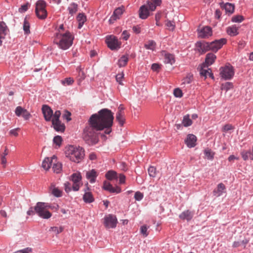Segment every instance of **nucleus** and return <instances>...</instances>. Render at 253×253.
Instances as JSON below:
<instances>
[{
	"label": "nucleus",
	"instance_id": "nucleus-1",
	"mask_svg": "<svg viewBox=\"0 0 253 253\" xmlns=\"http://www.w3.org/2000/svg\"><path fill=\"white\" fill-rule=\"evenodd\" d=\"M113 119V113L108 109H103L98 114L92 115L83 133V138L85 143L89 145L96 144L98 141L97 131L104 128H106L105 133L109 134Z\"/></svg>",
	"mask_w": 253,
	"mask_h": 253
},
{
	"label": "nucleus",
	"instance_id": "nucleus-2",
	"mask_svg": "<svg viewBox=\"0 0 253 253\" xmlns=\"http://www.w3.org/2000/svg\"><path fill=\"white\" fill-rule=\"evenodd\" d=\"M74 39V36L70 32L62 33L59 31L56 34L54 42L59 48L66 50L72 46Z\"/></svg>",
	"mask_w": 253,
	"mask_h": 253
},
{
	"label": "nucleus",
	"instance_id": "nucleus-3",
	"mask_svg": "<svg viewBox=\"0 0 253 253\" xmlns=\"http://www.w3.org/2000/svg\"><path fill=\"white\" fill-rule=\"evenodd\" d=\"M65 153L66 157L76 163H79L84 155V150L82 147L73 145L66 147Z\"/></svg>",
	"mask_w": 253,
	"mask_h": 253
},
{
	"label": "nucleus",
	"instance_id": "nucleus-4",
	"mask_svg": "<svg viewBox=\"0 0 253 253\" xmlns=\"http://www.w3.org/2000/svg\"><path fill=\"white\" fill-rule=\"evenodd\" d=\"M46 203L38 202L35 207V211L40 217L48 219L51 216V213L46 210Z\"/></svg>",
	"mask_w": 253,
	"mask_h": 253
},
{
	"label": "nucleus",
	"instance_id": "nucleus-5",
	"mask_svg": "<svg viewBox=\"0 0 253 253\" xmlns=\"http://www.w3.org/2000/svg\"><path fill=\"white\" fill-rule=\"evenodd\" d=\"M220 75L225 80H230L234 75L233 68L230 65L220 68Z\"/></svg>",
	"mask_w": 253,
	"mask_h": 253
},
{
	"label": "nucleus",
	"instance_id": "nucleus-6",
	"mask_svg": "<svg viewBox=\"0 0 253 253\" xmlns=\"http://www.w3.org/2000/svg\"><path fill=\"white\" fill-rule=\"evenodd\" d=\"M105 41L108 47L112 50H117L120 48L121 42L113 35L106 36Z\"/></svg>",
	"mask_w": 253,
	"mask_h": 253
},
{
	"label": "nucleus",
	"instance_id": "nucleus-7",
	"mask_svg": "<svg viewBox=\"0 0 253 253\" xmlns=\"http://www.w3.org/2000/svg\"><path fill=\"white\" fill-rule=\"evenodd\" d=\"M227 42V40L225 38H221L219 40H214L210 42V50L216 52L222 46Z\"/></svg>",
	"mask_w": 253,
	"mask_h": 253
},
{
	"label": "nucleus",
	"instance_id": "nucleus-8",
	"mask_svg": "<svg viewBox=\"0 0 253 253\" xmlns=\"http://www.w3.org/2000/svg\"><path fill=\"white\" fill-rule=\"evenodd\" d=\"M117 223V219L115 215L108 214L104 218V224L107 228H115Z\"/></svg>",
	"mask_w": 253,
	"mask_h": 253
},
{
	"label": "nucleus",
	"instance_id": "nucleus-9",
	"mask_svg": "<svg viewBox=\"0 0 253 253\" xmlns=\"http://www.w3.org/2000/svg\"><path fill=\"white\" fill-rule=\"evenodd\" d=\"M70 179L73 181L72 189L74 191H78L80 187L82 176L79 172L74 173L71 176Z\"/></svg>",
	"mask_w": 253,
	"mask_h": 253
},
{
	"label": "nucleus",
	"instance_id": "nucleus-10",
	"mask_svg": "<svg viewBox=\"0 0 253 253\" xmlns=\"http://www.w3.org/2000/svg\"><path fill=\"white\" fill-rule=\"evenodd\" d=\"M15 113L18 117L22 116L25 120H29L31 117L30 113L21 106H17L15 110Z\"/></svg>",
	"mask_w": 253,
	"mask_h": 253
},
{
	"label": "nucleus",
	"instance_id": "nucleus-11",
	"mask_svg": "<svg viewBox=\"0 0 253 253\" xmlns=\"http://www.w3.org/2000/svg\"><path fill=\"white\" fill-rule=\"evenodd\" d=\"M197 50L203 54L210 50V42H198L196 44Z\"/></svg>",
	"mask_w": 253,
	"mask_h": 253
},
{
	"label": "nucleus",
	"instance_id": "nucleus-12",
	"mask_svg": "<svg viewBox=\"0 0 253 253\" xmlns=\"http://www.w3.org/2000/svg\"><path fill=\"white\" fill-rule=\"evenodd\" d=\"M212 35V30L210 27L205 26L200 30H198V36L199 37L205 39Z\"/></svg>",
	"mask_w": 253,
	"mask_h": 253
},
{
	"label": "nucleus",
	"instance_id": "nucleus-13",
	"mask_svg": "<svg viewBox=\"0 0 253 253\" xmlns=\"http://www.w3.org/2000/svg\"><path fill=\"white\" fill-rule=\"evenodd\" d=\"M42 112L46 121L49 122L51 120L53 111L48 106L43 105L42 107Z\"/></svg>",
	"mask_w": 253,
	"mask_h": 253
},
{
	"label": "nucleus",
	"instance_id": "nucleus-14",
	"mask_svg": "<svg viewBox=\"0 0 253 253\" xmlns=\"http://www.w3.org/2000/svg\"><path fill=\"white\" fill-rule=\"evenodd\" d=\"M124 9L122 7H118L116 8L114 12L113 15L111 16L109 20V22L110 24L113 23L116 20L120 19L121 16L123 13Z\"/></svg>",
	"mask_w": 253,
	"mask_h": 253
},
{
	"label": "nucleus",
	"instance_id": "nucleus-15",
	"mask_svg": "<svg viewBox=\"0 0 253 253\" xmlns=\"http://www.w3.org/2000/svg\"><path fill=\"white\" fill-rule=\"evenodd\" d=\"M226 193V187L222 183H219L213 191V195L215 197H219Z\"/></svg>",
	"mask_w": 253,
	"mask_h": 253
},
{
	"label": "nucleus",
	"instance_id": "nucleus-16",
	"mask_svg": "<svg viewBox=\"0 0 253 253\" xmlns=\"http://www.w3.org/2000/svg\"><path fill=\"white\" fill-rule=\"evenodd\" d=\"M196 136L192 134H189L187 135L185 142L188 147L192 148L196 145Z\"/></svg>",
	"mask_w": 253,
	"mask_h": 253
},
{
	"label": "nucleus",
	"instance_id": "nucleus-17",
	"mask_svg": "<svg viewBox=\"0 0 253 253\" xmlns=\"http://www.w3.org/2000/svg\"><path fill=\"white\" fill-rule=\"evenodd\" d=\"M241 155L244 161H247L249 159L253 160V145L251 149L242 151L241 152Z\"/></svg>",
	"mask_w": 253,
	"mask_h": 253
},
{
	"label": "nucleus",
	"instance_id": "nucleus-18",
	"mask_svg": "<svg viewBox=\"0 0 253 253\" xmlns=\"http://www.w3.org/2000/svg\"><path fill=\"white\" fill-rule=\"evenodd\" d=\"M56 157L55 156H53L51 158H45L42 162V167L45 170H48L50 168L51 165V163L53 162V161H56Z\"/></svg>",
	"mask_w": 253,
	"mask_h": 253
},
{
	"label": "nucleus",
	"instance_id": "nucleus-19",
	"mask_svg": "<svg viewBox=\"0 0 253 253\" xmlns=\"http://www.w3.org/2000/svg\"><path fill=\"white\" fill-rule=\"evenodd\" d=\"M46 2L43 0H39L36 3V14H39V11L46 10Z\"/></svg>",
	"mask_w": 253,
	"mask_h": 253
},
{
	"label": "nucleus",
	"instance_id": "nucleus-20",
	"mask_svg": "<svg viewBox=\"0 0 253 253\" xmlns=\"http://www.w3.org/2000/svg\"><path fill=\"white\" fill-rule=\"evenodd\" d=\"M194 212L189 210L183 211L181 214H179V217L182 220H187V221L190 220L193 217Z\"/></svg>",
	"mask_w": 253,
	"mask_h": 253
},
{
	"label": "nucleus",
	"instance_id": "nucleus-21",
	"mask_svg": "<svg viewBox=\"0 0 253 253\" xmlns=\"http://www.w3.org/2000/svg\"><path fill=\"white\" fill-rule=\"evenodd\" d=\"M220 5L221 7L225 9L226 13L229 14L233 13L234 11V5L232 3L229 2H226V3L221 2L220 3Z\"/></svg>",
	"mask_w": 253,
	"mask_h": 253
},
{
	"label": "nucleus",
	"instance_id": "nucleus-22",
	"mask_svg": "<svg viewBox=\"0 0 253 253\" xmlns=\"http://www.w3.org/2000/svg\"><path fill=\"white\" fill-rule=\"evenodd\" d=\"M97 175L96 170L93 169L86 173V177L91 183L95 182Z\"/></svg>",
	"mask_w": 253,
	"mask_h": 253
},
{
	"label": "nucleus",
	"instance_id": "nucleus-23",
	"mask_svg": "<svg viewBox=\"0 0 253 253\" xmlns=\"http://www.w3.org/2000/svg\"><path fill=\"white\" fill-rule=\"evenodd\" d=\"M216 58V55L212 53H209L207 54L205 59V64L207 67L212 65Z\"/></svg>",
	"mask_w": 253,
	"mask_h": 253
},
{
	"label": "nucleus",
	"instance_id": "nucleus-24",
	"mask_svg": "<svg viewBox=\"0 0 253 253\" xmlns=\"http://www.w3.org/2000/svg\"><path fill=\"white\" fill-rule=\"evenodd\" d=\"M52 124L56 131L61 132L64 131L65 126L60 121H52Z\"/></svg>",
	"mask_w": 253,
	"mask_h": 253
},
{
	"label": "nucleus",
	"instance_id": "nucleus-25",
	"mask_svg": "<svg viewBox=\"0 0 253 253\" xmlns=\"http://www.w3.org/2000/svg\"><path fill=\"white\" fill-rule=\"evenodd\" d=\"M139 17L142 19H146L149 15V11L145 5H142L139 9Z\"/></svg>",
	"mask_w": 253,
	"mask_h": 253
},
{
	"label": "nucleus",
	"instance_id": "nucleus-26",
	"mask_svg": "<svg viewBox=\"0 0 253 253\" xmlns=\"http://www.w3.org/2000/svg\"><path fill=\"white\" fill-rule=\"evenodd\" d=\"M161 0H149L147 1L149 8L151 11H154L157 6L160 5Z\"/></svg>",
	"mask_w": 253,
	"mask_h": 253
},
{
	"label": "nucleus",
	"instance_id": "nucleus-27",
	"mask_svg": "<svg viewBox=\"0 0 253 253\" xmlns=\"http://www.w3.org/2000/svg\"><path fill=\"white\" fill-rule=\"evenodd\" d=\"M164 62L166 64H169L170 65H172L175 62L174 55L165 52Z\"/></svg>",
	"mask_w": 253,
	"mask_h": 253
},
{
	"label": "nucleus",
	"instance_id": "nucleus-28",
	"mask_svg": "<svg viewBox=\"0 0 253 253\" xmlns=\"http://www.w3.org/2000/svg\"><path fill=\"white\" fill-rule=\"evenodd\" d=\"M200 74L201 76L206 78L208 76L210 77L211 79H214V76L213 74L211 73V71L210 69H205L203 67H201L199 70Z\"/></svg>",
	"mask_w": 253,
	"mask_h": 253
},
{
	"label": "nucleus",
	"instance_id": "nucleus-29",
	"mask_svg": "<svg viewBox=\"0 0 253 253\" xmlns=\"http://www.w3.org/2000/svg\"><path fill=\"white\" fill-rule=\"evenodd\" d=\"M78 5L75 2L71 3L68 7V10L69 14L71 16L74 15L78 11Z\"/></svg>",
	"mask_w": 253,
	"mask_h": 253
},
{
	"label": "nucleus",
	"instance_id": "nucleus-30",
	"mask_svg": "<svg viewBox=\"0 0 253 253\" xmlns=\"http://www.w3.org/2000/svg\"><path fill=\"white\" fill-rule=\"evenodd\" d=\"M226 32L229 36L232 37L235 36L238 34V28L235 25L227 27Z\"/></svg>",
	"mask_w": 253,
	"mask_h": 253
},
{
	"label": "nucleus",
	"instance_id": "nucleus-31",
	"mask_svg": "<svg viewBox=\"0 0 253 253\" xmlns=\"http://www.w3.org/2000/svg\"><path fill=\"white\" fill-rule=\"evenodd\" d=\"M77 20L79 22L78 28L81 29L86 20L85 15L83 13H79L77 16Z\"/></svg>",
	"mask_w": 253,
	"mask_h": 253
},
{
	"label": "nucleus",
	"instance_id": "nucleus-32",
	"mask_svg": "<svg viewBox=\"0 0 253 253\" xmlns=\"http://www.w3.org/2000/svg\"><path fill=\"white\" fill-rule=\"evenodd\" d=\"M84 201L86 203H91L94 201L92 194L89 192H86L83 197Z\"/></svg>",
	"mask_w": 253,
	"mask_h": 253
},
{
	"label": "nucleus",
	"instance_id": "nucleus-33",
	"mask_svg": "<svg viewBox=\"0 0 253 253\" xmlns=\"http://www.w3.org/2000/svg\"><path fill=\"white\" fill-rule=\"evenodd\" d=\"M30 25L29 22L27 20V17L24 19L23 24V30L25 35H29L30 34Z\"/></svg>",
	"mask_w": 253,
	"mask_h": 253
},
{
	"label": "nucleus",
	"instance_id": "nucleus-34",
	"mask_svg": "<svg viewBox=\"0 0 253 253\" xmlns=\"http://www.w3.org/2000/svg\"><path fill=\"white\" fill-rule=\"evenodd\" d=\"M51 193L56 197H60L62 196V192L58 188H56L54 185L52 184L50 187Z\"/></svg>",
	"mask_w": 253,
	"mask_h": 253
},
{
	"label": "nucleus",
	"instance_id": "nucleus-35",
	"mask_svg": "<svg viewBox=\"0 0 253 253\" xmlns=\"http://www.w3.org/2000/svg\"><path fill=\"white\" fill-rule=\"evenodd\" d=\"M182 123L185 127L189 126L192 124V121L190 119L189 115L187 114L183 117Z\"/></svg>",
	"mask_w": 253,
	"mask_h": 253
},
{
	"label": "nucleus",
	"instance_id": "nucleus-36",
	"mask_svg": "<svg viewBox=\"0 0 253 253\" xmlns=\"http://www.w3.org/2000/svg\"><path fill=\"white\" fill-rule=\"evenodd\" d=\"M105 176L107 179L110 180L118 178L117 173L114 170L108 171L106 173Z\"/></svg>",
	"mask_w": 253,
	"mask_h": 253
},
{
	"label": "nucleus",
	"instance_id": "nucleus-37",
	"mask_svg": "<svg viewBox=\"0 0 253 253\" xmlns=\"http://www.w3.org/2000/svg\"><path fill=\"white\" fill-rule=\"evenodd\" d=\"M249 240L245 239L241 241H235L233 244V247L234 248L243 246L244 248H245L246 245L248 243Z\"/></svg>",
	"mask_w": 253,
	"mask_h": 253
},
{
	"label": "nucleus",
	"instance_id": "nucleus-38",
	"mask_svg": "<svg viewBox=\"0 0 253 253\" xmlns=\"http://www.w3.org/2000/svg\"><path fill=\"white\" fill-rule=\"evenodd\" d=\"M128 56L127 55H123L118 60V65L119 67H124L128 62Z\"/></svg>",
	"mask_w": 253,
	"mask_h": 253
},
{
	"label": "nucleus",
	"instance_id": "nucleus-39",
	"mask_svg": "<svg viewBox=\"0 0 253 253\" xmlns=\"http://www.w3.org/2000/svg\"><path fill=\"white\" fill-rule=\"evenodd\" d=\"M156 42L153 41H149L147 43H146L144 45V47L147 49H150L152 50H154L156 48Z\"/></svg>",
	"mask_w": 253,
	"mask_h": 253
},
{
	"label": "nucleus",
	"instance_id": "nucleus-40",
	"mask_svg": "<svg viewBox=\"0 0 253 253\" xmlns=\"http://www.w3.org/2000/svg\"><path fill=\"white\" fill-rule=\"evenodd\" d=\"M116 120L121 126H123L125 122L124 113L117 112L116 114Z\"/></svg>",
	"mask_w": 253,
	"mask_h": 253
},
{
	"label": "nucleus",
	"instance_id": "nucleus-41",
	"mask_svg": "<svg viewBox=\"0 0 253 253\" xmlns=\"http://www.w3.org/2000/svg\"><path fill=\"white\" fill-rule=\"evenodd\" d=\"M192 75L190 74L187 75V76L182 80V82L181 85H183V86H184V85L187 84H190L192 82Z\"/></svg>",
	"mask_w": 253,
	"mask_h": 253
},
{
	"label": "nucleus",
	"instance_id": "nucleus-42",
	"mask_svg": "<svg viewBox=\"0 0 253 253\" xmlns=\"http://www.w3.org/2000/svg\"><path fill=\"white\" fill-rule=\"evenodd\" d=\"M62 165L60 163H54L52 167L53 170L56 173H60L62 170Z\"/></svg>",
	"mask_w": 253,
	"mask_h": 253
},
{
	"label": "nucleus",
	"instance_id": "nucleus-43",
	"mask_svg": "<svg viewBox=\"0 0 253 253\" xmlns=\"http://www.w3.org/2000/svg\"><path fill=\"white\" fill-rule=\"evenodd\" d=\"M0 30L1 34L5 36L8 32V28L5 23L4 22H0Z\"/></svg>",
	"mask_w": 253,
	"mask_h": 253
},
{
	"label": "nucleus",
	"instance_id": "nucleus-44",
	"mask_svg": "<svg viewBox=\"0 0 253 253\" xmlns=\"http://www.w3.org/2000/svg\"><path fill=\"white\" fill-rule=\"evenodd\" d=\"M156 168L153 166H150L148 169V174L151 177H155L157 174Z\"/></svg>",
	"mask_w": 253,
	"mask_h": 253
},
{
	"label": "nucleus",
	"instance_id": "nucleus-45",
	"mask_svg": "<svg viewBox=\"0 0 253 253\" xmlns=\"http://www.w3.org/2000/svg\"><path fill=\"white\" fill-rule=\"evenodd\" d=\"M74 82V80L72 78H66L64 80L61 81V84L63 85H71Z\"/></svg>",
	"mask_w": 253,
	"mask_h": 253
},
{
	"label": "nucleus",
	"instance_id": "nucleus-46",
	"mask_svg": "<svg viewBox=\"0 0 253 253\" xmlns=\"http://www.w3.org/2000/svg\"><path fill=\"white\" fill-rule=\"evenodd\" d=\"M233 87V84L230 82H226L224 84H222L221 89L222 90L228 91L230 89Z\"/></svg>",
	"mask_w": 253,
	"mask_h": 253
},
{
	"label": "nucleus",
	"instance_id": "nucleus-47",
	"mask_svg": "<svg viewBox=\"0 0 253 253\" xmlns=\"http://www.w3.org/2000/svg\"><path fill=\"white\" fill-rule=\"evenodd\" d=\"M204 154L209 160H212L213 158V153L210 149H206L204 151Z\"/></svg>",
	"mask_w": 253,
	"mask_h": 253
},
{
	"label": "nucleus",
	"instance_id": "nucleus-48",
	"mask_svg": "<svg viewBox=\"0 0 253 253\" xmlns=\"http://www.w3.org/2000/svg\"><path fill=\"white\" fill-rule=\"evenodd\" d=\"M243 20H244V17L243 16L238 15H235V16L232 17L231 21L233 22L240 23V22H242L243 21Z\"/></svg>",
	"mask_w": 253,
	"mask_h": 253
},
{
	"label": "nucleus",
	"instance_id": "nucleus-49",
	"mask_svg": "<svg viewBox=\"0 0 253 253\" xmlns=\"http://www.w3.org/2000/svg\"><path fill=\"white\" fill-rule=\"evenodd\" d=\"M47 14L46 10H44L39 11V14H36V15L40 19H44L46 18Z\"/></svg>",
	"mask_w": 253,
	"mask_h": 253
},
{
	"label": "nucleus",
	"instance_id": "nucleus-50",
	"mask_svg": "<svg viewBox=\"0 0 253 253\" xmlns=\"http://www.w3.org/2000/svg\"><path fill=\"white\" fill-rule=\"evenodd\" d=\"M166 25L169 30L173 31L175 28V24L173 21L167 20L166 23Z\"/></svg>",
	"mask_w": 253,
	"mask_h": 253
},
{
	"label": "nucleus",
	"instance_id": "nucleus-51",
	"mask_svg": "<svg viewBox=\"0 0 253 253\" xmlns=\"http://www.w3.org/2000/svg\"><path fill=\"white\" fill-rule=\"evenodd\" d=\"M62 137L60 136L57 135L53 138V142L57 146H60L62 142Z\"/></svg>",
	"mask_w": 253,
	"mask_h": 253
},
{
	"label": "nucleus",
	"instance_id": "nucleus-52",
	"mask_svg": "<svg viewBox=\"0 0 253 253\" xmlns=\"http://www.w3.org/2000/svg\"><path fill=\"white\" fill-rule=\"evenodd\" d=\"M143 194L140 191H137L135 193L134 198L136 201H140L143 198Z\"/></svg>",
	"mask_w": 253,
	"mask_h": 253
},
{
	"label": "nucleus",
	"instance_id": "nucleus-53",
	"mask_svg": "<svg viewBox=\"0 0 253 253\" xmlns=\"http://www.w3.org/2000/svg\"><path fill=\"white\" fill-rule=\"evenodd\" d=\"M148 228V227L145 225L142 226L140 228V232L145 237L148 235V232H147Z\"/></svg>",
	"mask_w": 253,
	"mask_h": 253
},
{
	"label": "nucleus",
	"instance_id": "nucleus-54",
	"mask_svg": "<svg viewBox=\"0 0 253 253\" xmlns=\"http://www.w3.org/2000/svg\"><path fill=\"white\" fill-rule=\"evenodd\" d=\"M173 94L175 97L180 98L182 96L183 93L182 90L180 88H177L174 89Z\"/></svg>",
	"mask_w": 253,
	"mask_h": 253
},
{
	"label": "nucleus",
	"instance_id": "nucleus-55",
	"mask_svg": "<svg viewBox=\"0 0 253 253\" xmlns=\"http://www.w3.org/2000/svg\"><path fill=\"white\" fill-rule=\"evenodd\" d=\"M63 228L61 226L60 227H51L50 229V231H53L56 234H59L62 232Z\"/></svg>",
	"mask_w": 253,
	"mask_h": 253
},
{
	"label": "nucleus",
	"instance_id": "nucleus-56",
	"mask_svg": "<svg viewBox=\"0 0 253 253\" xmlns=\"http://www.w3.org/2000/svg\"><path fill=\"white\" fill-rule=\"evenodd\" d=\"M234 129V127L230 125V124H226L222 128V131L227 132L229 130H233Z\"/></svg>",
	"mask_w": 253,
	"mask_h": 253
},
{
	"label": "nucleus",
	"instance_id": "nucleus-57",
	"mask_svg": "<svg viewBox=\"0 0 253 253\" xmlns=\"http://www.w3.org/2000/svg\"><path fill=\"white\" fill-rule=\"evenodd\" d=\"M124 74L122 73L118 74L116 76V80L117 82L121 85H123L122 79L124 78Z\"/></svg>",
	"mask_w": 253,
	"mask_h": 253
},
{
	"label": "nucleus",
	"instance_id": "nucleus-58",
	"mask_svg": "<svg viewBox=\"0 0 253 253\" xmlns=\"http://www.w3.org/2000/svg\"><path fill=\"white\" fill-rule=\"evenodd\" d=\"M61 115V112L60 111H56L54 114H53V118L52 119V121H59V118Z\"/></svg>",
	"mask_w": 253,
	"mask_h": 253
},
{
	"label": "nucleus",
	"instance_id": "nucleus-59",
	"mask_svg": "<svg viewBox=\"0 0 253 253\" xmlns=\"http://www.w3.org/2000/svg\"><path fill=\"white\" fill-rule=\"evenodd\" d=\"M110 193H115L116 194L120 193L121 192V189L119 186L113 187L112 186L109 191Z\"/></svg>",
	"mask_w": 253,
	"mask_h": 253
},
{
	"label": "nucleus",
	"instance_id": "nucleus-60",
	"mask_svg": "<svg viewBox=\"0 0 253 253\" xmlns=\"http://www.w3.org/2000/svg\"><path fill=\"white\" fill-rule=\"evenodd\" d=\"M29 5L28 3L22 5L19 8V12L20 13H23L26 11L28 9Z\"/></svg>",
	"mask_w": 253,
	"mask_h": 253
},
{
	"label": "nucleus",
	"instance_id": "nucleus-61",
	"mask_svg": "<svg viewBox=\"0 0 253 253\" xmlns=\"http://www.w3.org/2000/svg\"><path fill=\"white\" fill-rule=\"evenodd\" d=\"M32 249L31 248H27L23 250L17 251L14 253H29L31 252Z\"/></svg>",
	"mask_w": 253,
	"mask_h": 253
},
{
	"label": "nucleus",
	"instance_id": "nucleus-62",
	"mask_svg": "<svg viewBox=\"0 0 253 253\" xmlns=\"http://www.w3.org/2000/svg\"><path fill=\"white\" fill-rule=\"evenodd\" d=\"M64 187L65 191H66V193L70 192L72 188V187L71 188V184L68 182H66L64 183Z\"/></svg>",
	"mask_w": 253,
	"mask_h": 253
},
{
	"label": "nucleus",
	"instance_id": "nucleus-63",
	"mask_svg": "<svg viewBox=\"0 0 253 253\" xmlns=\"http://www.w3.org/2000/svg\"><path fill=\"white\" fill-rule=\"evenodd\" d=\"M118 178L119 179V183L120 184H124L126 181V176L123 174H120Z\"/></svg>",
	"mask_w": 253,
	"mask_h": 253
},
{
	"label": "nucleus",
	"instance_id": "nucleus-64",
	"mask_svg": "<svg viewBox=\"0 0 253 253\" xmlns=\"http://www.w3.org/2000/svg\"><path fill=\"white\" fill-rule=\"evenodd\" d=\"M112 185H111L109 182L105 181L103 184V188L107 191H109L111 187H112Z\"/></svg>",
	"mask_w": 253,
	"mask_h": 253
}]
</instances>
